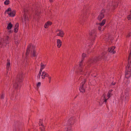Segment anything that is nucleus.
Here are the masks:
<instances>
[{
    "mask_svg": "<svg viewBox=\"0 0 131 131\" xmlns=\"http://www.w3.org/2000/svg\"><path fill=\"white\" fill-rule=\"evenodd\" d=\"M22 74L19 73L17 75L16 83L13 86L15 89H17L19 86H21L22 82L23 80Z\"/></svg>",
    "mask_w": 131,
    "mask_h": 131,
    "instance_id": "nucleus-1",
    "label": "nucleus"
},
{
    "mask_svg": "<svg viewBox=\"0 0 131 131\" xmlns=\"http://www.w3.org/2000/svg\"><path fill=\"white\" fill-rule=\"evenodd\" d=\"M131 74V63L127 65L125 77L128 79L130 77Z\"/></svg>",
    "mask_w": 131,
    "mask_h": 131,
    "instance_id": "nucleus-2",
    "label": "nucleus"
},
{
    "mask_svg": "<svg viewBox=\"0 0 131 131\" xmlns=\"http://www.w3.org/2000/svg\"><path fill=\"white\" fill-rule=\"evenodd\" d=\"M86 81L85 79H83L80 84V86L79 88V90L80 92L82 93H84L85 92V88L86 86V85L85 83Z\"/></svg>",
    "mask_w": 131,
    "mask_h": 131,
    "instance_id": "nucleus-3",
    "label": "nucleus"
},
{
    "mask_svg": "<svg viewBox=\"0 0 131 131\" xmlns=\"http://www.w3.org/2000/svg\"><path fill=\"white\" fill-rule=\"evenodd\" d=\"M99 57H95L94 58H92L89 61L88 63L91 65L98 62L100 60Z\"/></svg>",
    "mask_w": 131,
    "mask_h": 131,
    "instance_id": "nucleus-4",
    "label": "nucleus"
},
{
    "mask_svg": "<svg viewBox=\"0 0 131 131\" xmlns=\"http://www.w3.org/2000/svg\"><path fill=\"white\" fill-rule=\"evenodd\" d=\"M9 16L10 17H14L15 15L16 12L15 10H13L12 11L11 10V9L9 7L5 11V14H6V12Z\"/></svg>",
    "mask_w": 131,
    "mask_h": 131,
    "instance_id": "nucleus-5",
    "label": "nucleus"
},
{
    "mask_svg": "<svg viewBox=\"0 0 131 131\" xmlns=\"http://www.w3.org/2000/svg\"><path fill=\"white\" fill-rule=\"evenodd\" d=\"M35 49V47L31 43H30L27 46V49L26 52V56L28 55L29 52L31 51H32L33 50V49Z\"/></svg>",
    "mask_w": 131,
    "mask_h": 131,
    "instance_id": "nucleus-6",
    "label": "nucleus"
},
{
    "mask_svg": "<svg viewBox=\"0 0 131 131\" xmlns=\"http://www.w3.org/2000/svg\"><path fill=\"white\" fill-rule=\"evenodd\" d=\"M83 60H82L79 63V67L77 69V72L80 73V74H82L83 73V71L82 70Z\"/></svg>",
    "mask_w": 131,
    "mask_h": 131,
    "instance_id": "nucleus-7",
    "label": "nucleus"
},
{
    "mask_svg": "<svg viewBox=\"0 0 131 131\" xmlns=\"http://www.w3.org/2000/svg\"><path fill=\"white\" fill-rule=\"evenodd\" d=\"M105 12V10L104 9H103L101 10V13L99 15L97 18L99 20H101L104 17V13Z\"/></svg>",
    "mask_w": 131,
    "mask_h": 131,
    "instance_id": "nucleus-8",
    "label": "nucleus"
},
{
    "mask_svg": "<svg viewBox=\"0 0 131 131\" xmlns=\"http://www.w3.org/2000/svg\"><path fill=\"white\" fill-rule=\"evenodd\" d=\"M58 31H59V32L57 33V35L60 36L61 37H63L64 35V34L63 31L61 30H60L59 29H57L56 31V32H57Z\"/></svg>",
    "mask_w": 131,
    "mask_h": 131,
    "instance_id": "nucleus-9",
    "label": "nucleus"
},
{
    "mask_svg": "<svg viewBox=\"0 0 131 131\" xmlns=\"http://www.w3.org/2000/svg\"><path fill=\"white\" fill-rule=\"evenodd\" d=\"M37 54L35 50V49H34L32 51H31V56L32 57H37Z\"/></svg>",
    "mask_w": 131,
    "mask_h": 131,
    "instance_id": "nucleus-10",
    "label": "nucleus"
},
{
    "mask_svg": "<svg viewBox=\"0 0 131 131\" xmlns=\"http://www.w3.org/2000/svg\"><path fill=\"white\" fill-rule=\"evenodd\" d=\"M106 54V52L105 51H104L102 52L101 54V57H100L101 59H106L107 58L106 56H105V55Z\"/></svg>",
    "mask_w": 131,
    "mask_h": 131,
    "instance_id": "nucleus-11",
    "label": "nucleus"
},
{
    "mask_svg": "<svg viewBox=\"0 0 131 131\" xmlns=\"http://www.w3.org/2000/svg\"><path fill=\"white\" fill-rule=\"evenodd\" d=\"M49 74L47 73L45 71L42 72L41 76H42V78L43 79H45V77H49Z\"/></svg>",
    "mask_w": 131,
    "mask_h": 131,
    "instance_id": "nucleus-12",
    "label": "nucleus"
},
{
    "mask_svg": "<svg viewBox=\"0 0 131 131\" xmlns=\"http://www.w3.org/2000/svg\"><path fill=\"white\" fill-rule=\"evenodd\" d=\"M9 37L8 36H6L5 38H4L3 40L4 41L3 43H5L6 44H8L9 43Z\"/></svg>",
    "mask_w": 131,
    "mask_h": 131,
    "instance_id": "nucleus-13",
    "label": "nucleus"
},
{
    "mask_svg": "<svg viewBox=\"0 0 131 131\" xmlns=\"http://www.w3.org/2000/svg\"><path fill=\"white\" fill-rule=\"evenodd\" d=\"M68 122L69 124L70 125H73L74 124L75 122V121L73 118H71L68 121Z\"/></svg>",
    "mask_w": 131,
    "mask_h": 131,
    "instance_id": "nucleus-14",
    "label": "nucleus"
},
{
    "mask_svg": "<svg viewBox=\"0 0 131 131\" xmlns=\"http://www.w3.org/2000/svg\"><path fill=\"white\" fill-rule=\"evenodd\" d=\"M57 46L58 48H60L62 45V42L60 39L57 40Z\"/></svg>",
    "mask_w": 131,
    "mask_h": 131,
    "instance_id": "nucleus-15",
    "label": "nucleus"
},
{
    "mask_svg": "<svg viewBox=\"0 0 131 131\" xmlns=\"http://www.w3.org/2000/svg\"><path fill=\"white\" fill-rule=\"evenodd\" d=\"M52 23L51 21H48L45 24L44 27L45 28H47L49 26L51 25L52 24Z\"/></svg>",
    "mask_w": 131,
    "mask_h": 131,
    "instance_id": "nucleus-16",
    "label": "nucleus"
},
{
    "mask_svg": "<svg viewBox=\"0 0 131 131\" xmlns=\"http://www.w3.org/2000/svg\"><path fill=\"white\" fill-rule=\"evenodd\" d=\"M90 36H95L96 35V31L95 30H92L91 32L90 33Z\"/></svg>",
    "mask_w": 131,
    "mask_h": 131,
    "instance_id": "nucleus-17",
    "label": "nucleus"
},
{
    "mask_svg": "<svg viewBox=\"0 0 131 131\" xmlns=\"http://www.w3.org/2000/svg\"><path fill=\"white\" fill-rule=\"evenodd\" d=\"M113 91V90L112 89L110 90L107 93V96L108 98H110L112 95L111 94V92Z\"/></svg>",
    "mask_w": 131,
    "mask_h": 131,
    "instance_id": "nucleus-18",
    "label": "nucleus"
},
{
    "mask_svg": "<svg viewBox=\"0 0 131 131\" xmlns=\"http://www.w3.org/2000/svg\"><path fill=\"white\" fill-rule=\"evenodd\" d=\"M125 101L127 102L128 101V100H129V94L127 93H126L125 94Z\"/></svg>",
    "mask_w": 131,
    "mask_h": 131,
    "instance_id": "nucleus-19",
    "label": "nucleus"
},
{
    "mask_svg": "<svg viewBox=\"0 0 131 131\" xmlns=\"http://www.w3.org/2000/svg\"><path fill=\"white\" fill-rule=\"evenodd\" d=\"M115 48V47L114 46L112 47L111 48H108V51L110 52H112L113 51Z\"/></svg>",
    "mask_w": 131,
    "mask_h": 131,
    "instance_id": "nucleus-20",
    "label": "nucleus"
},
{
    "mask_svg": "<svg viewBox=\"0 0 131 131\" xmlns=\"http://www.w3.org/2000/svg\"><path fill=\"white\" fill-rule=\"evenodd\" d=\"M10 67V64L9 63H7L6 65V71L7 73L8 71L9 70V69Z\"/></svg>",
    "mask_w": 131,
    "mask_h": 131,
    "instance_id": "nucleus-21",
    "label": "nucleus"
},
{
    "mask_svg": "<svg viewBox=\"0 0 131 131\" xmlns=\"http://www.w3.org/2000/svg\"><path fill=\"white\" fill-rule=\"evenodd\" d=\"M71 128L70 126H68L67 128H65L64 131H71Z\"/></svg>",
    "mask_w": 131,
    "mask_h": 131,
    "instance_id": "nucleus-22",
    "label": "nucleus"
},
{
    "mask_svg": "<svg viewBox=\"0 0 131 131\" xmlns=\"http://www.w3.org/2000/svg\"><path fill=\"white\" fill-rule=\"evenodd\" d=\"M13 26V25L11 24V23H9L8 25L7 29H8L9 30Z\"/></svg>",
    "mask_w": 131,
    "mask_h": 131,
    "instance_id": "nucleus-23",
    "label": "nucleus"
},
{
    "mask_svg": "<svg viewBox=\"0 0 131 131\" xmlns=\"http://www.w3.org/2000/svg\"><path fill=\"white\" fill-rule=\"evenodd\" d=\"M105 22H106V20L105 19H104L102 21L101 23H100L99 24H100V26H102L104 25L105 24Z\"/></svg>",
    "mask_w": 131,
    "mask_h": 131,
    "instance_id": "nucleus-24",
    "label": "nucleus"
},
{
    "mask_svg": "<svg viewBox=\"0 0 131 131\" xmlns=\"http://www.w3.org/2000/svg\"><path fill=\"white\" fill-rule=\"evenodd\" d=\"M9 3V0H6L4 2V4L5 5H7Z\"/></svg>",
    "mask_w": 131,
    "mask_h": 131,
    "instance_id": "nucleus-25",
    "label": "nucleus"
},
{
    "mask_svg": "<svg viewBox=\"0 0 131 131\" xmlns=\"http://www.w3.org/2000/svg\"><path fill=\"white\" fill-rule=\"evenodd\" d=\"M15 37L14 38L15 39V43L16 44H18L19 43L20 40H15Z\"/></svg>",
    "mask_w": 131,
    "mask_h": 131,
    "instance_id": "nucleus-26",
    "label": "nucleus"
},
{
    "mask_svg": "<svg viewBox=\"0 0 131 131\" xmlns=\"http://www.w3.org/2000/svg\"><path fill=\"white\" fill-rule=\"evenodd\" d=\"M86 57V54L84 53H83L82 54V59H83L82 60H83V59Z\"/></svg>",
    "mask_w": 131,
    "mask_h": 131,
    "instance_id": "nucleus-27",
    "label": "nucleus"
},
{
    "mask_svg": "<svg viewBox=\"0 0 131 131\" xmlns=\"http://www.w3.org/2000/svg\"><path fill=\"white\" fill-rule=\"evenodd\" d=\"M127 18L128 20H130L131 19V14L128 15L127 16Z\"/></svg>",
    "mask_w": 131,
    "mask_h": 131,
    "instance_id": "nucleus-28",
    "label": "nucleus"
},
{
    "mask_svg": "<svg viewBox=\"0 0 131 131\" xmlns=\"http://www.w3.org/2000/svg\"><path fill=\"white\" fill-rule=\"evenodd\" d=\"M45 67V66L42 62L41 64V68L42 69H43Z\"/></svg>",
    "mask_w": 131,
    "mask_h": 131,
    "instance_id": "nucleus-29",
    "label": "nucleus"
},
{
    "mask_svg": "<svg viewBox=\"0 0 131 131\" xmlns=\"http://www.w3.org/2000/svg\"><path fill=\"white\" fill-rule=\"evenodd\" d=\"M4 94L3 93H2L1 96V98L2 99H3L4 98Z\"/></svg>",
    "mask_w": 131,
    "mask_h": 131,
    "instance_id": "nucleus-30",
    "label": "nucleus"
},
{
    "mask_svg": "<svg viewBox=\"0 0 131 131\" xmlns=\"http://www.w3.org/2000/svg\"><path fill=\"white\" fill-rule=\"evenodd\" d=\"M40 129H41V131H45V128L43 127H41L40 128Z\"/></svg>",
    "mask_w": 131,
    "mask_h": 131,
    "instance_id": "nucleus-31",
    "label": "nucleus"
},
{
    "mask_svg": "<svg viewBox=\"0 0 131 131\" xmlns=\"http://www.w3.org/2000/svg\"><path fill=\"white\" fill-rule=\"evenodd\" d=\"M18 26H19V25H18V23H16L15 26V28H18Z\"/></svg>",
    "mask_w": 131,
    "mask_h": 131,
    "instance_id": "nucleus-32",
    "label": "nucleus"
},
{
    "mask_svg": "<svg viewBox=\"0 0 131 131\" xmlns=\"http://www.w3.org/2000/svg\"><path fill=\"white\" fill-rule=\"evenodd\" d=\"M48 77V79L49 80V83H50L51 82V77H49H49Z\"/></svg>",
    "mask_w": 131,
    "mask_h": 131,
    "instance_id": "nucleus-33",
    "label": "nucleus"
},
{
    "mask_svg": "<svg viewBox=\"0 0 131 131\" xmlns=\"http://www.w3.org/2000/svg\"><path fill=\"white\" fill-rule=\"evenodd\" d=\"M18 31V29L15 28L14 29V32H16V33Z\"/></svg>",
    "mask_w": 131,
    "mask_h": 131,
    "instance_id": "nucleus-34",
    "label": "nucleus"
},
{
    "mask_svg": "<svg viewBox=\"0 0 131 131\" xmlns=\"http://www.w3.org/2000/svg\"><path fill=\"white\" fill-rule=\"evenodd\" d=\"M2 41H0V47H1L3 45V42H2Z\"/></svg>",
    "mask_w": 131,
    "mask_h": 131,
    "instance_id": "nucleus-35",
    "label": "nucleus"
},
{
    "mask_svg": "<svg viewBox=\"0 0 131 131\" xmlns=\"http://www.w3.org/2000/svg\"><path fill=\"white\" fill-rule=\"evenodd\" d=\"M41 74V73H39H39L38 74L37 76V78H38V79L40 78Z\"/></svg>",
    "mask_w": 131,
    "mask_h": 131,
    "instance_id": "nucleus-36",
    "label": "nucleus"
},
{
    "mask_svg": "<svg viewBox=\"0 0 131 131\" xmlns=\"http://www.w3.org/2000/svg\"><path fill=\"white\" fill-rule=\"evenodd\" d=\"M131 36V32H130L129 34H128L127 35V37H130V36Z\"/></svg>",
    "mask_w": 131,
    "mask_h": 131,
    "instance_id": "nucleus-37",
    "label": "nucleus"
},
{
    "mask_svg": "<svg viewBox=\"0 0 131 131\" xmlns=\"http://www.w3.org/2000/svg\"><path fill=\"white\" fill-rule=\"evenodd\" d=\"M41 85V83L40 82H38L37 84V87L40 86Z\"/></svg>",
    "mask_w": 131,
    "mask_h": 131,
    "instance_id": "nucleus-38",
    "label": "nucleus"
},
{
    "mask_svg": "<svg viewBox=\"0 0 131 131\" xmlns=\"http://www.w3.org/2000/svg\"><path fill=\"white\" fill-rule=\"evenodd\" d=\"M7 63H10V60L9 59H7Z\"/></svg>",
    "mask_w": 131,
    "mask_h": 131,
    "instance_id": "nucleus-39",
    "label": "nucleus"
},
{
    "mask_svg": "<svg viewBox=\"0 0 131 131\" xmlns=\"http://www.w3.org/2000/svg\"><path fill=\"white\" fill-rule=\"evenodd\" d=\"M98 29L99 30H100L101 29V27L100 26H99L98 28Z\"/></svg>",
    "mask_w": 131,
    "mask_h": 131,
    "instance_id": "nucleus-40",
    "label": "nucleus"
},
{
    "mask_svg": "<svg viewBox=\"0 0 131 131\" xmlns=\"http://www.w3.org/2000/svg\"><path fill=\"white\" fill-rule=\"evenodd\" d=\"M116 83V82H112V83H111V84H112L113 85H115V84Z\"/></svg>",
    "mask_w": 131,
    "mask_h": 131,
    "instance_id": "nucleus-41",
    "label": "nucleus"
},
{
    "mask_svg": "<svg viewBox=\"0 0 131 131\" xmlns=\"http://www.w3.org/2000/svg\"><path fill=\"white\" fill-rule=\"evenodd\" d=\"M28 20V18H27L25 16V21H26L27 20Z\"/></svg>",
    "mask_w": 131,
    "mask_h": 131,
    "instance_id": "nucleus-42",
    "label": "nucleus"
},
{
    "mask_svg": "<svg viewBox=\"0 0 131 131\" xmlns=\"http://www.w3.org/2000/svg\"><path fill=\"white\" fill-rule=\"evenodd\" d=\"M42 69H42L41 68H40V71H39V72L41 73V72L42 71Z\"/></svg>",
    "mask_w": 131,
    "mask_h": 131,
    "instance_id": "nucleus-43",
    "label": "nucleus"
},
{
    "mask_svg": "<svg viewBox=\"0 0 131 131\" xmlns=\"http://www.w3.org/2000/svg\"><path fill=\"white\" fill-rule=\"evenodd\" d=\"M109 98H108L107 99H105V100L104 101V102L106 103L107 102V100Z\"/></svg>",
    "mask_w": 131,
    "mask_h": 131,
    "instance_id": "nucleus-44",
    "label": "nucleus"
},
{
    "mask_svg": "<svg viewBox=\"0 0 131 131\" xmlns=\"http://www.w3.org/2000/svg\"><path fill=\"white\" fill-rule=\"evenodd\" d=\"M39 126H43L42 124H39Z\"/></svg>",
    "mask_w": 131,
    "mask_h": 131,
    "instance_id": "nucleus-45",
    "label": "nucleus"
},
{
    "mask_svg": "<svg viewBox=\"0 0 131 131\" xmlns=\"http://www.w3.org/2000/svg\"><path fill=\"white\" fill-rule=\"evenodd\" d=\"M116 52V51H113V53L114 54Z\"/></svg>",
    "mask_w": 131,
    "mask_h": 131,
    "instance_id": "nucleus-46",
    "label": "nucleus"
},
{
    "mask_svg": "<svg viewBox=\"0 0 131 131\" xmlns=\"http://www.w3.org/2000/svg\"><path fill=\"white\" fill-rule=\"evenodd\" d=\"M49 1L50 3H52L53 2L52 0H49Z\"/></svg>",
    "mask_w": 131,
    "mask_h": 131,
    "instance_id": "nucleus-47",
    "label": "nucleus"
},
{
    "mask_svg": "<svg viewBox=\"0 0 131 131\" xmlns=\"http://www.w3.org/2000/svg\"><path fill=\"white\" fill-rule=\"evenodd\" d=\"M130 14H131V10H130Z\"/></svg>",
    "mask_w": 131,
    "mask_h": 131,
    "instance_id": "nucleus-48",
    "label": "nucleus"
}]
</instances>
